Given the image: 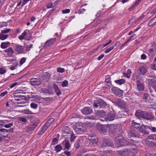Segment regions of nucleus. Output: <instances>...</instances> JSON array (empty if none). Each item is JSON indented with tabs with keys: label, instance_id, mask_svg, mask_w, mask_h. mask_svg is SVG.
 Returning <instances> with one entry per match:
<instances>
[{
	"label": "nucleus",
	"instance_id": "72a5a7b5",
	"mask_svg": "<svg viewBox=\"0 0 156 156\" xmlns=\"http://www.w3.org/2000/svg\"><path fill=\"white\" fill-rule=\"evenodd\" d=\"M115 82L119 85L124 84L125 82V80L123 79H121L115 81Z\"/></svg>",
	"mask_w": 156,
	"mask_h": 156
},
{
	"label": "nucleus",
	"instance_id": "20e7f679",
	"mask_svg": "<svg viewBox=\"0 0 156 156\" xmlns=\"http://www.w3.org/2000/svg\"><path fill=\"white\" fill-rule=\"evenodd\" d=\"M118 147L123 146L124 145L125 139L123 136H121L117 137L115 140Z\"/></svg>",
	"mask_w": 156,
	"mask_h": 156
},
{
	"label": "nucleus",
	"instance_id": "4d7b16f0",
	"mask_svg": "<svg viewBox=\"0 0 156 156\" xmlns=\"http://www.w3.org/2000/svg\"><path fill=\"white\" fill-rule=\"evenodd\" d=\"M58 143V140L56 138H54L52 140V144L53 145H55L57 144Z\"/></svg>",
	"mask_w": 156,
	"mask_h": 156
},
{
	"label": "nucleus",
	"instance_id": "603ef678",
	"mask_svg": "<svg viewBox=\"0 0 156 156\" xmlns=\"http://www.w3.org/2000/svg\"><path fill=\"white\" fill-rule=\"evenodd\" d=\"M26 60V59L25 58L23 57L22 58L20 61V65H22L25 62Z\"/></svg>",
	"mask_w": 156,
	"mask_h": 156
},
{
	"label": "nucleus",
	"instance_id": "cd10ccee",
	"mask_svg": "<svg viewBox=\"0 0 156 156\" xmlns=\"http://www.w3.org/2000/svg\"><path fill=\"white\" fill-rule=\"evenodd\" d=\"M137 89L139 91H142L144 90V86L142 83L139 81H137Z\"/></svg>",
	"mask_w": 156,
	"mask_h": 156
},
{
	"label": "nucleus",
	"instance_id": "4468645a",
	"mask_svg": "<svg viewBox=\"0 0 156 156\" xmlns=\"http://www.w3.org/2000/svg\"><path fill=\"white\" fill-rule=\"evenodd\" d=\"M93 112L92 109L90 107H85L81 111L82 112L84 115H89Z\"/></svg>",
	"mask_w": 156,
	"mask_h": 156
},
{
	"label": "nucleus",
	"instance_id": "f03ea898",
	"mask_svg": "<svg viewBox=\"0 0 156 156\" xmlns=\"http://www.w3.org/2000/svg\"><path fill=\"white\" fill-rule=\"evenodd\" d=\"M74 129L78 134H81L85 130V128L80 123L76 124L73 127Z\"/></svg>",
	"mask_w": 156,
	"mask_h": 156
},
{
	"label": "nucleus",
	"instance_id": "c03bdc74",
	"mask_svg": "<svg viewBox=\"0 0 156 156\" xmlns=\"http://www.w3.org/2000/svg\"><path fill=\"white\" fill-rule=\"evenodd\" d=\"M118 116L119 118L123 117H126V115L123 114L122 112H119L118 114Z\"/></svg>",
	"mask_w": 156,
	"mask_h": 156
},
{
	"label": "nucleus",
	"instance_id": "2eb2a0df",
	"mask_svg": "<svg viewBox=\"0 0 156 156\" xmlns=\"http://www.w3.org/2000/svg\"><path fill=\"white\" fill-rule=\"evenodd\" d=\"M113 143L112 140L110 139H105L103 140L102 143V145L103 147L112 146Z\"/></svg>",
	"mask_w": 156,
	"mask_h": 156
},
{
	"label": "nucleus",
	"instance_id": "e2e57ef3",
	"mask_svg": "<svg viewBox=\"0 0 156 156\" xmlns=\"http://www.w3.org/2000/svg\"><path fill=\"white\" fill-rule=\"evenodd\" d=\"M49 127V126H46V125L45 124V125L42 128V129H43L44 131H45Z\"/></svg>",
	"mask_w": 156,
	"mask_h": 156
},
{
	"label": "nucleus",
	"instance_id": "ddd939ff",
	"mask_svg": "<svg viewBox=\"0 0 156 156\" xmlns=\"http://www.w3.org/2000/svg\"><path fill=\"white\" fill-rule=\"evenodd\" d=\"M148 142H151L152 144H154L156 143V134L150 135L148 136Z\"/></svg>",
	"mask_w": 156,
	"mask_h": 156
},
{
	"label": "nucleus",
	"instance_id": "7ed1b4c3",
	"mask_svg": "<svg viewBox=\"0 0 156 156\" xmlns=\"http://www.w3.org/2000/svg\"><path fill=\"white\" fill-rule=\"evenodd\" d=\"M107 104L103 100L99 99L96 102H94L93 104L95 108H105Z\"/></svg>",
	"mask_w": 156,
	"mask_h": 156
},
{
	"label": "nucleus",
	"instance_id": "6ab92c4d",
	"mask_svg": "<svg viewBox=\"0 0 156 156\" xmlns=\"http://www.w3.org/2000/svg\"><path fill=\"white\" fill-rule=\"evenodd\" d=\"M105 112L103 110L98 111L96 113V115L98 117L101 118V119L104 118V117L105 116Z\"/></svg>",
	"mask_w": 156,
	"mask_h": 156
},
{
	"label": "nucleus",
	"instance_id": "6e6d98bb",
	"mask_svg": "<svg viewBox=\"0 0 156 156\" xmlns=\"http://www.w3.org/2000/svg\"><path fill=\"white\" fill-rule=\"evenodd\" d=\"M149 96V95L148 94L145 93L143 95V98L144 99L147 100Z\"/></svg>",
	"mask_w": 156,
	"mask_h": 156
},
{
	"label": "nucleus",
	"instance_id": "09e8293b",
	"mask_svg": "<svg viewBox=\"0 0 156 156\" xmlns=\"http://www.w3.org/2000/svg\"><path fill=\"white\" fill-rule=\"evenodd\" d=\"M10 30L11 29H7L4 30H2L1 31V33L2 34H6L10 32Z\"/></svg>",
	"mask_w": 156,
	"mask_h": 156
},
{
	"label": "nucleus",
	"instance_id": "79ce46f5",
	"mask_svg": "<svg viewBox=\"0 0 156 156\" xmlns=\"http://www.w3.org/2000/svg\"><path fill=\"white\" fill-rule=\"evenodd\" d=\"M30 106L31 108L34 109H36L38 107V105L33 103H31Z\"/></svg>",
	"mask_w": 156,
	"mask_h": 156
},
{
	"label": "nucleus",
	"instance_id": "49530a36",
	"mask_svg": "<svg viewBox=\"0 0 156 156\" xmlns=\"http://www.w3.org/2000/svg\"><path fill=\"white\" fill-rule=\"evenodd\" d=\"M33 47V44H30L27 45L26 49L28 51H30V49L32 48Z\"/></svg>",
	"mask_w": 156,
	"mask_h": 156
},
{
	"label": "nucleus",
	"instance_id": "423d86ee",
	"mask_svg": "<svg viewBox=\"0 0 156 156\" xmlns=\"http://www.w3.org/2000/svg\"><path fill=\"white\" fill-rule=\"evenodd\" d=\"M115 118V115L113 113H110L108 114L104 118L100 119L102 121L108 122L113 120Z\"/></svg>",
	"mask_w": 156,
	"mask_h": 156
},
{
	"label": "nucleus",
	"instance_id": "58836bf2",
	"mask_svg": "<svg viewBox=\"0 0 156 156\" xmlns=\"http://www.w3.org/2000/svg\"><path fill=\"white\" fill-rule=\"evenodd\" d=\"M67 136L70 137V140L71 141H73L76 137V136H75L72 133L69 134V135H68Z\"/></svg>",
	"mask_w": 156,
	"mask_h": 156
},
{
	"label": "nucleus",
	"instance_id": "dca6fc26",
	"mask_svg": "<svg viewBox=\"0 0 156 156\" xmlns=\"http://www.w3.org/2000/svg\"><path fill=\"white\" fill-rule=\"evenodd\" d=\"M89 140L93 143H96L98 142V140L97 137L95 135L92 134H90L88 136Z\"/></svg>",
	"mask_w": 156,
	"mask_h": 156
},
{
	"label": "nucleus",
	"instance_id": "774afa93",
	"mask_svg": "<svg viewBox=\"0 0 156 156\" xmlns=\"http://www.w3.org/2000/svg\"><path fill=\"white\" fill-rule=\"evenodd\" d=\"M101 12L100 10L98 11L97 12V14L96 15V17H99L101 15Z\"/></svg>",
	"mask_w": 156,
	"mask_h": 156
},
{
	"label": "nucleus",
	"instance_id": "2f4dec72",
	"mask_svg": "<svg viewBox=\"0 0 156 156\" xmlns=\"http://www.w3.org/2000/svg\"><path fill=\"white\" fill-rule=\"evenodd\" d=\"M142 0H136L134 4L129 9L131 10L134 8L136 6L138 5Z\"/></svg>",
	"mask_w": 156,
	"mask_h": 156
},
{
	"label": "nucleus",
	"instance_id": "69168bd1",
	"mask_svg": "<svg viewBox=\"0 0 156 156\" xmlns=\"http://www.w3.org/2000/svg\"><path fill=\"white\" fill-rule=\"evenodd\" d=\"M141 58L142 59H145L146 58V56L145 54H143L141 55Z\"/></svg>",
	"mask_w": 156,
	"mask_h": 156
},
{
	"label": "nucleus",
	"instance_id": "a211bd4d",
	"mask_svg": "<svg viewBox=\"0 0 156 156\" xmlns=\"http://www.w3.org/2000/svg\"><path fill=\"white\" fill-rule=\"evenodd\" d=\"M50 77V74L48 72H46L43 74L41 77L42 80L44 82L48 81Z\"/></svg>",
	"mask_w": 156,
	"mask_h": 156
},
{
	"label": "nucleus",
	"instance_id": "9d476101",
	"mask_svg": "<svg viewBox=\"0 0 156 156\" xmlns=\"http://www.w3.org/2000/svg\"><path fill=\"white\" fill-rule=\"evenodd\" d=\"M38 123L37 122H34L32 123L30 125L28 126L26 129L27 132H30L34 130L36 127L37 126Z\"/></svg>",
	"mask_w": 156,
	"mask_h": 156
},
{
	"label": "nucleus",
	"instance_id": "37998d69",
	"mask_svg": "<svg viewBox=\"0 0 156 156\" xmlns=\"http://www.w3.org/2000/svg\"><path fill=\"white\" fill-rule=\"evenodd\" d=\"M114 46H112L108 48L105 52V53H108L110 51L114 48Z\"/></svg>",
	"mask_w": 156,
	"mask_h": 156
},
{
	"label": "nucleus",
	"instance_id": "412c9836",
	"mask_svg": "<svg viewBox=\"0 0 156 156\" xmlns=\"http://www.w3.org/2000/svg\"><path fill=\"white\" fill-rule=\"evenodd\" d=\"M119 154L120 156H128L130 154V151L129 150H125L119 152Z\"/></svg>",
	"mask_w": 156,
	"mask_h": 156
},
{
	"label": "nucleus",
	"instance_id": "f257e3e1",
	"mask_svg": "<svg viewBox=\"0 0 156 156\" xmlns=\"http://www.w3.org/2000/svg\"><path fill=\"white\" fill-rule=\"evenodd\" d=\"M115 102L120 108L124 109L126 112H129L128 106L126 105L125 101L119 99H116Z\"/></svg>",
	"mask_w": 156,
	"mask_h": 156
},
{
	"label": "nucleus",
	"instance_id": "338daca9",
	"mask_svg": "<svg viewBox=\"0 0 156 156\" xmlns=\"http://www.w3.org/2000/svg\"><path fill=\"white\" fill-rule=\"evenodd\" d=\"M104 55L102 54L100 56H99L98 58V60H101L104 57Z\"/></svg>",
	"mask_w": 156,
	"mask_h": 156
},
{
	"label": "nucleus",
	"instance_id": "864d4df0",
	"mask_svg": "<svg viewBox=\"0 0 156 156\" xmlns=\"http://www.w3.org/2000/svg\"><path fill=\"white\" fill-rule=\"evenodd\" d=\"M19 121L24 122H25L27 121V120L26 119L23 117H20L19 118Z\"/></svg>",
	"mask_w": 156,
	"mask_h": 156
},
{
	"label": "nucleus",
	"instance_id": "473e14b6",
	"mask_svg": "<svg viewBox=\"0 0 156 156\" xmlns=\"http://www.w3.org/2000/svg\"><path fill=\"white\" fill-rule=\"evenodd\" d=\"M54 119L53 118H50L48 119L46 123V126H49L51 125L53 122L54 121Z\"/></svg>",
	"mask_w": 156,
	"mask_h": 156
},
{
	"label": "nucleus",
	"instance_id": "c85d7f7f",
	"mask_svg": "<svg viewBox=\"0 0 156 156\" xmlns=\"http://www.w3.org/2000/svg\"><path fill=\"white\" fill-rule=\"evenodd\" d=\"M147 120H153L154 119V116L151 114L147 113L146 112L145 117L144 118Z\"/></svg>",
	"mask_w": 156,
	"mask_h": 156
},
{
	"label": "nucleus",
	"instance_id": "bb28decb",
	"mask_svg": "<svg viewBox=\"0 0 156 156\" xmlns=\"http://www.w3.org/2000/svg\"><path fill=\"white\" fill-rule=\"evenodd\" d=\"M65 129H66L62 132L63 136H66V135L67 136L69 135V134H71L70 131L69 130V128L68 126H66Z\"/></svg>",
	"mask_w": 156,
	"mask_h": 156
},
{
	"label": "nucleus",
	"instance_id": "393cba45",
	"mask_svg": "<svg viewBox=\"0 0 156 156\" xmlns=\"http://www.w3.org/2000/svg\"><path fill=\"white\" fill-rule=\"evenodd\" d=\"M141 128L143 129L144 131L145 130V129H148L151 130L152 132H155L156 131V128L153 127L151 128L150 126L144 125H142Z\"/></svg>",
	"mask_w": 156,
	"mask_h": 156
},
{
	"label": "nucleus",
	"instance_id": "de8ad7c7",
	"mask_svg": "<svg viewBox=\"0 0 156 156\" xmlns=\"http://www.w3.org/2000/svg\"><path fill=\"white\" fill-rule=\"evenodd\" d=\"M57 71L58 72L62 73L65 71V69L64 68L59 67L57 69Z\"/></svg>",
	"mask_w": 156,
	"mask_h": 156
},
{
	"label": "nucleus",
	"instance_id": "aec40b11",
	"mask_svg": "<svg viewBox=\"0 0 156 156\" xmlns=\"http://www.w3.org/2000/svg\"><path fill=\"white\" fill-rule=\"evenodd\" d=\"M56 41L55 38H52L47 41L44 44V47L47 48L52 45L53 43Z\"/></svg>",
	"mask_w": 156,
	"mask_h": 156
},
{
	"label": "nucleus",
	"instance_id": "f3484780",
	"mask_svg": "<svg viewBox=\"0 0 156 156\" xmlns=\"http://www.w3.org/2000/svg\"><path fill=\"white\" fill-rule=\"evenodd\" d=\"M15 51L19 53H22L24 50L23 46L19 44H16L14 47Z\"/></svg>",
	"mask_w": 156,
	"mask_h": 156
},
{
	"label": "nucleus",
	"instance_id": "ea45409f",
	"mask_svg": "<svg viewBox=\"0 0 156 156\" xmlns=\"http://www.w3.org/2000/svg\"><path fill=\"white\" fill-rule=\"evenodd\" d=\"M63 143L64 144L65 147L66 149H68L69 148L70 145L69 141H64Z\"/></svg>",
	"mask_w": 156,
	"mask_h": 156
},
{
	"label": "nucleus",
	"instance_id": "e433bc0d",
	"mask_svg": "<svg viewBox=\"0 0 156 156\" xmlns=\"http://www.w3.org/2000/svg\"><path fill=\"white\" fill-rule=\"evenodd\" d=\"M124 75L128 78L130 77V74H131V70L130 69H129L127 70V72L126 73H123Z\"/></svg>",
	"mask_w": 156,
	"mask_h": 156
},
{
	"label": "nucleus",
	"instance_id": "13d9d810",
	"mask_svg": "<svg viewBox=\"0 0 156 156\" xmlns=\"http://www.w3.org/2000/svg\"><path fill=\"white\" fill-rule=\"evenodd\" d=\"M13 125L12 123H10L8 124H6L5 126L4 127L7 128H10L11 126H12Z\"/></svg>",
	"mask_w": 156,
	"mask_h": 156
},
{
	"label": "nucleus",
	"instance_id": "c9c22d12",
	"mask_svg": "<svg viewBox=\"0 0 156 156\" xmlns=\"http://www.w3.org/2000/svg\"><path fill=\"white\" fill-rule=\"evenodd\" d=\"M156 19V18H155L154 17V18L151 20V21L148 24V25L149 26L151 27L153 25L155 24V23H156V20H154Z\"/></svg>",
	"mask_w": 156,
	"mask_h": 156
},
{
	"label": "nucleus",
	"instance_id": "c756f323",
	"mask_svg": "<svg viewBox=\"0 0 156 156\" xmlns=\"http://www.w3.org/2000/svg\"><path fill=\"white\" fill-rule=\"evenodd\" d=\"M53 87L54 90L58 96H59L61 94V92L59 90L58 87L55 84H53Z\"/></svg>",
	"mask_w": 156,
	"mask_h": 156
},
{
	"label": "nucleus",
	"instance_id": "8fccbe9b",
	"mask_svg": "<svg viewBox=\"0 0 156 156\" xmlns=\"http://www.w3.org/2000/svg\"><path fill=\"white\" fill-rule=\"evenodd\" d=\"M70 12V10L69 9H67L63 10L62 11L63 14H66L69 13Z\"/></svg>",
	"mask_w": 156,
	"mask_h": 156
},
{
	"label": "nucleus",
	"instance_id": "a878e982",
	"mask_svg": "<svg viewBox=\"0 0 156 156\" xmlns=\"http://www.w3.org/2000/svg\"><path fill=\"white\" fill-rule=\"evenodd\" d=\"M130 154H132L134 156L137 154L138 152V149L137 147H132V149L129 151Z\"/></svg>",
	"mask_w": 156,
	"mask_h": 156
},
{
	"label": "nucleus",
	"instance_id": "f8f14e48",
	"mask_svg": "<svg viewBox=\"0 0 156 156\" xmlns=\"http://www.w3.org/2000/svg\"><path fill=\"white\" fill-rule=\"evenodd\" d=\"M146 112L140 110H137L136 113V115L139 119L144 118L145 117Z\"/></svg>",
	"mask_w": 156,
	"mask_h": 156
},
{
	"label": "nucleus",
	"instance_id": "bf43d9fd",
	"mask_svg": "<svg viewBox=\"0 0 156 156\" xmlns=\"http://www.w3.org/2000/svg\"><path fill=\"white\" fill-rule=\"evenodd\" d=\"M8 93V92L7 91H5L2 93L0 94V96L1 97H3L6 94H7Z\"/></svg>",
	"mask_w": 156,
	"mask_h": 156
},
{
	"label": "nucleus",
	"instance_id": "b1692460",
	"mask_svg": "<svg viewBox=\"0 0 156 156\" xmlns=\"http://www.w3.org/2000/svg\"><path fill=\"white\" fill-rule=\"evenodd\" d=\"M98 128L101 132L104 133L107 131L108 127L106 125H100L98 126Z\"/></svg>",
	"mask_w": 156,
	"mask_h": 156
},
{
	"label": "nucleus",
	"instance_id": "1a4fd4ad",
	"mask_svg": "<svg viewBox=\"0 0 156 156\" xmlns=\"http://www.w3.org/2000/svg\"><path fill=\"white\" fill-rule=\"evenodd\" d=\"M111 90L113 93L116 96L119 97H120L122 95L123 91L119 88L114 87L111 89Z\"/></svg>",
	"mask_w": 156,
	"mask_h": 156
},
{
	"label": "nucleus",
	"instance_id": "a18cd8bd",
	"mask_svg": "<svg viewBox=\"0 0 156 156\" xmlns=\"http://www.w3.org/2000/svg\"><path fill=\"white\" fill-rule=\"evenodd\" d=\"M68 82L66 80H65L62 83L61 85L62 87H66L68 85Z\"/></svg>",
	"mask_w": 156,
	"mask_h": 156
},
{
	"label": "nucleus",
	"instance_id": "a19ab883",
	"mask_svg": "<svg viewBox=\"0 0 156 156\" xmlns=\"http://www.w3.org/2000/svg\"><path fill=\"white\" fill-rule=\"evenodd\" d=\"M132 126L134 128H138L140 126V124L137 123L135 122H133L132 124Z\"/></svg>",
	"mask_w": 156,
	"mask_h": 156
},
{
	"label": "nucleus",
	"instance_id": "6e6552de",
	"mask_svg": "<svg viewBox=\"0 0 156 156\" xmlns=\"http://www.w3.org/2000/svg\"><path fill=\"white\" fill-rule=\"evenodd\" d=\"M117 127L113 124H112L108 127L109 134L111 136H114L116 133Z\"/></svg>",
	"mask_w": 156,
	"mask_h": 156
},
{
	"label": "nucleus",
	"instance_id": "5701e85b",
	"mask_svg": "<svg viewBox=\"0 0 156 156\" xmlns=\"http://www.w3.org/2000/svg\"><path fill=\"white\" fill-rule=\"evenodd\" d=\"M4 51L7 53V55L9 57L12 56L14 53V51L12 47H9L5 50Z\"/></svg>",
	"mask_w": 156,
	"mask_h": 156
},
{
	"label": "nucleus",
	"instance_id": "0eeeda50",
	"mask_svg": "<svg viewBox=\"0 0 156 156\" xmlns=\"http://www.w3.org/2000/svg\"><path fill=\"white\" fill-rule=\"evenodd\" d=\"M149 78L147 79L149 82H151L150 89L152 87L156 92V79L151 76H149Z\"/></svg>",
	"mask_w": 156,
	"mask_h": 156
},
{
	"label": "nucleus",
	"instance_id": "052dcab7",
	"mask_svg": "<svg viewBox=\"0 0 156 156\" xmlns=\"http://www.w3.org/2000/svg\"><path fill=\"white\" fill-rule=\"evenodd\" d=\"M17 97L19 98H22V99H26V98L23 95H16Z\"/></svg>",
	"mask_w": 156,
	"mask_h": 156
},
{
	"label": "nucleus",
	"instance_id": "3c124183",
	"mask_svg": "<svg viewBox=\"0 0 156 156\" xmlns=\"http://www.w3.org/2000/svg\"><path fill=\"white\" fill-rule=\"evenodd\" d=\"M55 6L51 2L48 4L47 5V8L48 9H50L51 8H53Z\"/></svg>",
	"mask_w": 156,
	"mask_h": 156
},
{
	"label": "nucleus",
	"instance_id": "0e129e2a",
	"mask_svg": "<svg viewBox=\"0 0 156 156\" xmlns=\"http://www.w3.org/2000/svg\"><path fill=\"white\" fill-rule=\"evenodd\" d=\"M49 127V126H46V125L45 124V125L42 128V129H43L44 131H45Z\"/></svg>",
	"mask_w": 156,
	"mask_h": 156
},
{
	"label": "nucleus",
	"instance_id": "f704fd0d",
	"mask_svg": "<svg viewBox=\"0 0 156 156\" xmlns=\"http://www.w3.org/2000/svg\"><path fill=\"white\" fill-rule=\"evenodd\" d=\"M62 149V147L59 144H58L56 146L55 148V150L57 152H60Z\"/></svg>",
	"mask_w": 156,
	"mask_h": 156
},
{
	"label": "nucleus",
	"instance_id": "5fc2aeb1",
	"mask_svg": "<svg viewBox=\"0 0 156 156\" xmlns=\"http://www.w3.org/2000/svg\"><path fill=\"white\" fill-rule=\"evenodd\" d=\"M6 72V71L5 69L2 68L0 69V74H3L5 73Z\"/></svg>",
	"mask_w": 156,
	"mask_h": 156
},
{
	"label": "nucleus",
	"instance_id": "39448f33",
	"mask_svg": "<svg viewBox=\"0 0 156 156\" xmlns=\"http://www.w3.org/2000/svg\"><path fill=\"white\" fill-rule=\"evenodd\" d=\"M29 82L33 86H38L41 84V81L40 78H33L30 79Z\"/></svg>",
	"mask_w": 156,
	"mask_h": 156
},
{
	"label": "nucleus",
	"instance_id": "4be33fe9",
	"mask_svg": "<svg viewBox=\"0 0 156 156\" xmlns=\"http://www.w3.org/2000/svg\"><path fill=\"white\" fill-rule=\"evenodd\" d=\"M138 72L139 74L144 75L147 72V69L144 66H142L139 68Z\"/></svg>",
	"mask_w": 156,
	"mask_h": 156
},
{
	"label": "nucleus",
	"instance_id": "4c0bfd02",
	"mask_svg": "<svg viewBox=\"0 0 156 156\" xmlns=\"http://www.w3.org/2000/svg\"><path fill=\"white\" fill-rule=\"evenodd\" d=\"M8 37L7 35H4L2 34H0V39L4 40L6 39Z\"/></svg>",
	"mask_w": 156,
	"mask_h": 156
},
{
	"label": "nucleus",
	"instance_id": "9b49d317",
	"mask_svg": "<svg viewBox=\"0 0 156 156\" xmlns=\"http://www.w3.org/2000/svg\"><path fill=\"white\" fill-rule=\"evenodd\" d=\"M127 131L128 133V136L130 138L136 137L135 130L133 128H129L127 129Z\"/></svg>",
	"mask_w": 156,
	"mask_h": 156
},
{
	"label": "nucleus",
	"instance_id": "680f3d73",
	"mask_svg": "<svg viewBox=\"0 0 156 156\" xmlns=\"http://www.w3.org/2000/svg\"><path fill=\"white\" fill-rule=\"evenodd\" d=\"M64 153L67 156H70V151H65Z\"/></svg>",
	"mask_w": 156,
	"mask_h": 156
},
{
	"label": "nucleus",
	"instance_id": "7c9ffc66",
	"mask_svg": "<svg viewBox=\"0 0 156 156\" xmlns=\"http://www.w3.org/2000/svg\"><path fill=\"white\" fill-rule=\"evenodd\" d=\"M9 42H2L1 45V47L2 48H5L9 46Z\"/></svg>",
	"mask_w": 156,
	"mask_h": 156
}]
</instances>
